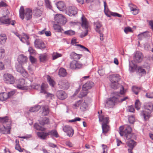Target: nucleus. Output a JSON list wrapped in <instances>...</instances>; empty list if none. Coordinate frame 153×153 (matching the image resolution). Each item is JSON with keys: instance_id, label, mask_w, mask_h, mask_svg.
Returning <instances> with one entry per match:
<instances>
[{"instance_id": "obj_64", "label": "nucleus", "mask_w": 153, "mask_h": 153, "mask_svg": "<svg viewBox=\"0 0 153 153\" xmlns=\"http://www.w3.org/2000/svg\"><path fill=\"white\" fill-rule=\"evenodd\" d=\"M146 96L147 98H153V92L147 93L146 94Z\"/></svg>"}, {"instance_id": "obj_35", "label": "nucleus", "mask_w": 153, "mask_h": 153, "mask_svg": "<svg viewBox=\"0 0 153 153\" xmlns=\"http://www.w3.org/2000/svg\"><path fill=\"white\" fill-rule=\"evenodd\" d=\"M7 37L5 34H2L0 35V43L2 45L4 44L6 40Z\"/></svg>"}, {"instance_id": "obj_14", "label": "nucleus", "mask_w": 153, "mask_h": 153, "mask_svg": "<svg viewBox=\"0 0 153 153\" xmlns=\"http://www.w3.org/2000/svg\"><path fill=\"white\" fill-rule=\"evenodd\" d=\"M143 57L142 53L140 51H137L135 54L134 60L136 62H140L142 61Z\"/></svg>"}, {"instance_id": "obj_15", "label": "nucleus", "mask_w": 153, "mask_h": 153, "mask_svg": "<svg viewBox=\"0 0 153 153\" xmlns=\"http://www.w3.org/2000/svg\"><path fill=\"white\" fill-rule=\"evenodd\" d=\"M56 95L57 97L60 100H63L67 97V95L64 91L60 90L57 91Z\"/></svg>"}, {"instance_id": "obj_63", "label": "nucleus", "mask_w": 153, "mask_h": 153, "mask_svg": "<svg viewBox=\"0 0 153 153\" xmlns=\"http://www.w3.org/2000/svg\"><path fill=\"white\" fill-rule=\"evenodd\" d=\"M128 5L131 11L134 10L136 8V6L132 3L129 4Z\"/></svg>"}, {"instance_id": "obj_61", "label": "nucleus", "mask_w": 153, "mask_h": 153, "mask_svg": "<svg viewBox=\"0 0 153 153\" xmlns=\"http://www.w3.org/2000/svg\"><path fill=\"white\" fill-rule=\"evenodd\" d=\"M15 149L19 151L20 152H22L23 151V150L24 149H22L20 147L19 145H16L15 147Z\"/></svg>"}, {"instance_id": "obj_7", "label": "nucleus", "mask_w": 153, "mask_h": 153, "mask_svg": "<svg viewBox=\"0 0 153 153\" xmlns=\"http://www.w3.org/2000/svg\"><path fill=\"white\" fill-rule=\"evenodd\" d=\"M82 20V27L86 30L84 32L81 33L80 35V37L81 38L84 37L87 35L88 33V30L87 29L88 27V23L86 19L84 18L83 16L81 17Z\"/></svg>"}, {"instance_id": "obj_1", "label": "nucleus", "mask_w": 153, "mask_h": 153, "mask_svg": "<svg viewBox=\"0 0 153 153\" xmlns=\"http://www.w3.org/2000/svg\"><path fill=\"white\" fill-rule=\"evenodd\" d=\"M122 87V90L120 92H114L111 94V98H108L106 100L105 105L108 107H111L115 105V103L119 102H122L128 99L127 96H124L125 93L124 88Z\"/></svg>"}, {"instance_id": "obj_43", "label": "nucleus", "mask_w": 153, "mask_h": 153, "mask_svg": "<svg viewBox=\"0 0 153 153\" xmlns=\"http://www.w3.org/2000/svg\"><path fill=\"white\" fill-rule=\"evenodd\" d=\"M129 67V70L131 72H133L136 68V65L132 62L130 63Z\"/></svg>"}, {"instance_id": "obj_30", "label": "nucleus", "mask_w": 153, "mask_h": 153, "mask_svg": "<svg viewBox=\"0 0 153 153\" xmlns=\"http://www.w3.org/2000/svg\"><path fill=\"white\" fill-rule=\"evenodd\" d=\"M42 115H47L49 113V109L48 106H43L42 107Z\"/></svg>"}, {"instance_id": "obj_58", "label": "nucleus", "mask_w": 153, "mask_h": 153, "mask_svg": "<svg viewBox=\"0 0 153 153\" xmlns=\"http://www.w3.org/2000/svg\"><path fill=\"white\" fill-rule=\"evenodd\" d=\"M81 102V101L79 100L78 101H77L76 102L74 105V108H76L78 107L80 105Z\"/></svg>"}, {"instance_id": "obj_12", "label": "nucleus", "mask_w": 153, "mask_h": 153, "mask_svg": "<svg viewBox=\"0 0 153 153\" xmlns=\"http://www.w3.org/2000/svg\"><path fill=\"white\" fill-rule=\"evenodd\" d=\"M36 48L41 49H43L45 48V46L43 42L40 39H36L34 42Z\"/></svg>"}, {"instance_id": "obj_37", "label": "nucleus", "mask_w": 153, "mask_h": 153, "mask_svg": "<svg viewBox=\"0 0 153 153\" xmlns=\"http://www.w3.org/2000/svg\"><path fill=\"white\" fill-rule=\"evenodd\" d=\"M67 74L66 70L63 68H61L59 72V75L62 77H64Z\"/></svg>"}, {"instance_id": "obj_40", "label": "nucleus", "mask_w": 153, "mask_h": 153, "mask_svg": "<svg viewBox=\"0 0 153 153\" xmlns=\"http://www.w3.org/2000/svg\"><path fill=\"white\" fill-rule=\"evenodd\" d=\"M47 79L50 85L52 87H54L55 85V82L54 80L51 79V77L48 75L47 76Z\"/></svg>"}, {"instance_id": "obj_5", "label": "nucleus", "mask_w": 153, "mask_h": 153, "mask_svg": "<svg viewBox=\"0 0 153 153\" xmlns=\"http://www.w3.org/2000/svg\"><path fill=\"white\" fill-rule=\"evenodd\" d=\"M3 80L7 84H13L14 83L16 78L12 74L5 73L3 75Z\"/></svg>"}, {"instance_id": "obj_52", "label": "nucleus", "mask_w": 153, "mask_h": 153, "mask_svg": "<svg viewBox=\"0 0 153 153\" xmlns=\"http://www.w3.org/2000/svg\"><path fill=\"white\" fill-rule=\"evenodd\" d=\"M138 72L139 73L141 74L142 75H145L146 72L142 67H139L138 68Z\"/></svg>"}, {"instance_id": "obj_53", "label": "nucleus", "mask_w": 153, "mask_h": 153, "mask_svg": "<svg viewBox=\"0 0 153 153\" xmlns=\"http://www.w3.org/2000/svg\"><path fill=\"white\" fill-rule=\"evenodd\" d=\"M87 91L86 90L82 89V90L80 92V94L79 95V98H82L86 96L87 94Z\"/></svg>"}, {"instance_id": "obj_48", "label": "nucleus", "mask_w": 153, "mask_h": 153, "mask_svg": "<svg viewBox=\"0 0 153 153\" xmlns=\"http://www.w3.org/2000/svg\"><path fill=\"white\" fill-rule=\"evenodd\" d=\"M75 32L71 30H69L65 31L64 33L66 35L68 36H72L74 35L75 34Z\"/></svg>"}, {"instance_id": "obj_28", "label": "nucleus", "mask_w": 153, "mask_h": 153, "mask_svg": "<svg viewBox=\"0 0 153 153\" xmlns=\"http://www.w3.org/2000/svg\"><path fill=\"white\" fill-rule=\"evenodd\" d=\"M149 36L148 33L147 32H145L138 35V38L139 40H142L144 38L148 37Z\"/></svg>"}, {"instance_id": "obj_32", "label": "nucleus", "mask_w": 153, "mask_h": 153, "mask_svg": "<svg viewBox=\"0 0 153 153\" xmlns=\"http://www.w3.org/2000/svg\"><path fill=\"white\" fill-rule=\"evenodd\" d=\"M8 98V95L7 93L3 92L0 94V100L2 101H5Z\"/></svg>"}, {"instance_id": "obj_44", "label": "nucleus", "mask_w": 153, "mask_h": 153, "mask_svg": "<svg viewBox=\"0 0 153 153\" xmlns=\"http://www.w3.org/2000/svg\"><path fill=\"white\" fill-rule=\"evenodd\" d=\"M40 108L41 107L40 106L37 105L30 108L29 111L31 112H35L38 111Z\"/></svg>"}, {"instance_id": "obj_25", "label": "nucleus", "mask_w": 153, "mask_h": 153, "mask_svg": "<svg viewBox=\"0 0 153 153\" xmlns=\"http://www.w3.org/2000/svg\"><path fill=\"white\" fill-rule=\"evenodd\" d=\"M94 83L92 82H88L83 85L82 89L87 90L91 88L93 86Z\"/></svg>"}, {"instance_id": "obj_11", "label": "nucleus", "mask_w": 153, "mask_h": 153, "mask_svg": "<svg viewBox=\"0 0 153 153\" xmlns=\"http://www.w3.org/2000/svg\"><path fill=\"white\" fill-rule=\"evenodd\" d=\"M66 13L70 16H74L77 13V9L74 7H69L67 8Z\"/></svg>"}, {"instance_id": "obj_39", "label": "nucleus", "mask_w": 153, "mask_h": 153, "mask_svg": "<svg viewBox=\"0 0 153 153\" xmlns=\"http://www.w3.org/2000/svg\"><path fill=\"white\" fill-rule=\"evenodd\" d=\"M88 107V105L85 102H81L80 104V109L83 111H85L86 110L87 108Z\"/></svg>"}, {"instance_id": "obj_3", "label": "nucleus", "mask_w": 153, "mask_h": 153, "mask_svg": "<svg viewBox=\"0 0 153 153\" xmlns=\"http://www.w3.org/2000/svg\"><path fill=\"white\" fill-rule=\"evenodd\" d=\"M19 12L20 16L22 19L25 18L27 20H28L32 17V11L29 8L26 9L25 12L23 7L22 6L20 8Z\"/></svg>"}, {"instance_id": "obj_24", "label": "nucleus", "mask_w": 153, "mask_h": 153, "mask_svg": "<svg viewBox=\"0 0 153 153\" xmlns=\"http://www.w3.org/2000/svg\"><path fill=\"white\" fill-rule=\"evenodd\" d=\"M10 126H7L6 127L4 126H2L0 128V132L2 134H6L10 133Z\"/></svg>"}, {"instance_id": "obj_31", "label": "nucleus", "mask_w": 153, "mask_h": 153, "mask_svg": "<svg viewBox=\"0 0 153 153\" xmlns=\"http://www.w3.org/2000/svg\"><path fill=\"white\" fill-rule=\"evenodd\" d=\"M22 65L20 64L17 65L16 66V68L18 72L20 73L21 74H23L25 72L26 73V72L24 68L22 67Z\"/></svg>"}, {"instance_id": "obj_18", "label": "nucleus", "mask_w": 153, "mask_h": 153, "mask_svg": "<svg viewBox=\"0 0 153 153\" xmlns=\"http://www.w3.org/2000/svg\"><path fill=\"white\" fill-rule=\"evenodd\" d=\"M110 78L111 83H112V86L113 87H114L113 82H118L120 79L119 75L117 74L111 75Z\"/></svg>"}, {"instance_id": "obj_38", "label": "nucleus", "mask_w": 153, "mask_h": 153, "mask_svg": "<svg viewBox=\"0 0 153 153\" xmlns=\"http://www.w3.org/2000/svg\"><path fill=\"white\" fill-rule=\"evenodd\" d=\"M102 133L106 134L109 129V126L106 124H102Z\"/></svg>"}, {"instance_id": "obj_26", "label": "nucleus", "mask_w": 153, "mask_h": 153, "mask_svg": "<svg viewBox=\"0 0 153 153\" xmlns=\"http://www.w3.org/2000/svg\"><path fill=\"white\" fill-rule=\"evenodd\" d=\"M57 8L60 11H63L65 8V6L64 3L62 1L58 2L56 4Z\"/></svg>"}, {"instance_id": "obj_19", "label": "nucleus", "mask_w": 153, "mask_h": 153, "mask_svg": "<svg viewBox=\"0 0 153 153\" xmlns=\"http://www.w3.org/2000/svg\"><path fill=\"white\" fill-rule=\"evenodd\" d=\"M98 117L100 121H102V124H107L109 122V118L108 117H105L103 115H100L99 112H98Z\"/></svg>"}, {"instance_id": "obj_34", "label": "nucleus", "mask_w": 153, "mask_h": 153, "mask_svg": "<svg viewBox=\"0 0 153 153\" xmlns=\"http://www.w3.org/2000/svg\"><path fill=\"white\" fill-rule=\"evenodd\" d=\"M127 143L128 146L131 149H133L136 145V142L133 140H131L128 141Z\"/></svg>"}, {"instance_id": "obj_60", "label": "nucleus", "mask_w": 153, "mask_h": 153, "mask_svg": "<svg viewBox=\"0 0 153 153\" xmlns=\"http://www.w3.org/2000/svg\"><path fill=\"white\" fill-rule=\"evenodd\" d=\"M46 97L47 98H50L51 99H52L54 98V95L52 94L49 93H47Z\"/></svg>"}, {"instance_id": "obj_13", "label": "nucleus", "mask_w": 153, "mask_h": 153, "mask_svg": "<svg viewBox=\"0 0 153 153\" xmlns=\"http://www.w3.org/2000/svg\"><path fill=\"white\" fill-rule=\"evenodd\" d=\"M63 129L64 131L66 132L67 135L69 137H71L73 135L74 130L71 127L68 126H66L63 127Z\"/></svg>"}, {"instance_id": "obj_56", "label": "nucleus", "mask_w": 153, "mask_h": 153, "mask_svg": "<svg viewBox=\"0 0 153 153\" xmlns=\"http://www.w3.org/2000/svg\"><path fill=\"white\" fill-rule=\"evenodd\" d=\"M45 3L46 6V7L49 8L50 9H51L52 6L51 5V2L49 0H45Z\"/></svg>"}, {"instance_id": "obj_22", "label": "nucleus", "mask_w": 153, "mask_h": 153, "mask_svg": "<svg viewBox=\"0 0 153 153\" xmlns=\"http://www.w3.org/2000/svg\"><path fill=\"white\" fill-rule=\"evenodd\" d=\"M36 87H38L39 88H41V93L44 94H45L47 93L46 90L48 87V85L47 84L43 83H42L40 87V85H37L36 86L35 88H36Z\"/></svg>"}, {"instance_id": "obj_41", "label": "nucleus", "mask_w": 153, "mask_h": 153, "mask_svg": "<svg viewBox=\"0 0 153 153\" xmlns=\"http://www.w3.org/2000/svg\"><path fill=\"white\" fill-rule=\"evenodd\" d=\"M49 119L46 117H44L42 120H41L39 121L40 124L44 125L48 123L49 122Z\"/></svg>"}, {"instance_id": "obj_6", "label": "nucleus", "mask_w": 153, "mask_h": 153, "mask_svg": "<svg viewBox=\"0 0 153 153\" xmlns=\"http://www.w3.org/2000/svg\"><path fill=\"white\" fill-rule=\"evenodd\" d=\"M9 13H8L6 15L0 17V22L2 24L7 25L10 24L13 25L15 24L16 22L14 20L11 21V19L9 18Z\"/></svg>"}, {"instance_id": "obj_45", "label": "nucleus", "mask_w": 153, "mask_h": 153, "mask_svg": "<svg viewBox=\"0 0 153 153\" xmlns=\"http://www.w3.org/2000/svg\"><path fill=\"white\" fill-rule=\"evenodd\" d=\"M42 13V10L41 9H37L34 10L35 15L38 17L41 16Z\"/></svg>"}, {"instance_id": "obj_49", "label": "nucleus", "mask_w": 153, "mask_h": 153, "mask_svg": "<svg viewBox=\"0 0 153 153\" xmlns=\"http://www.w3.org/2000/svg\"><path fill=\"white\" fill-rule=\"evenodd\" d=\"M135 106L136 109L139 110L141 107V103L138 100H137L135 102Z\"/></svg>"}, {"instance_id": "obj_42", "label": "nucleus", "mask_w": 153, "mask_h": 153, "mask_svg": "<svg viewBox=\"0 0 153 153\" xmlns=\"http://www.w3.org/2000/svg\"><path fill=\"white\" fill-rule=\"evenodd\" d=\"M53 28L56 32H62V30H63L61 28L60 26L57 24L54 25Z\"/></svg>"}, {"instance_id": "obj_4", "label": "nucleus", "mask_w": 153, "mask_h": 153, "mask_svg": "<svg viewBox=\"0 0 153 153\" xmlns=\"http://www.w3.org/2000/svg\"><path fill=\"white\" fill-rule=\"evenodd\" d=\"M123 127L120 126V127L119 133L121 136L125 135L126 138L128 139H130L131 137V132L132 131V129L130 126H129L126 125L124 126V130L122 131Z\"/></svg>"}, {"instance_id": "obj_33", "label": "nucleus", "mask_w": 153, "mask_h": 153, "mask_svg": "<svg viewBox=\"0 0 153 153\" xmlns=\"http://www.w3.org/2000/svg\"><path fill=\"white\" fill-rule=\"evenodd\" d=\"M47 135H51L53 136H54L56 137H58L59 135L58 133L56 130H52L47 132Z\"/></svg>"}, {"instance_id": "obj_29", "label": "nucleus", "mask_w": 153, "mask_h": 153, "mask_svg": "<svg viewBox=\"0 0 153 153\" xmlns=\"http://www.w3.org/2000/svg\"><path fill=\"white\" fill-rule=\"evenodd\" d=\"M37 135L40 139L44 140L48 136L47 133L43 132H37Z\"/></svg>"}, {"instance_id": "obj_36", "label": "nucleus", "mask_w": 153, "mask_h": 153, "mask_svg": "<svg viewBox=\"0 0 153 153\" xmlns=\"http://www.w3.org/2000/svg\"><path fill=\"white\" fill-rule=\"evenodd\" d=\"M10 120L7 116H5L4 117H0V122L3 123H6L7 122L10 123Z\"/></svg>"}, {"instance_id": "obj_51", "label": "nucleus", "mask_w": 153, "mask_h": 153, "mask_svg": "<svg viewBox=\"0 0 153 153\" xmlns=\"http://www.w3.org/2000/svg\"><path fill=\"white\" fill-rule=\"evenodd\" d=\"M62 56V54L60 53L56 52H54L52 55L53 59L55 60L58 58L61 57Z\"/></svg>"}, {"instance_id": "obj_23", "label": "nucleus", "mask_w": 153, "mask_h": 153, "mask_svg": "<svg viewBox=\"0 0 153 153\" xmlns=\"http://www.w3.org/2000/svg\"><path fill=\"white\" fill-rule=\"evenodd\" d=\"M70 56L71 59L76 61L79 59L82 56V55L77 54L74 52H72L70 53Z\"/></svg>"}, {"instance_id": "obj_2", "label": "nucleus", "mask_w": 153, "mask_h": 153, "mask_svg": "<svg viewBox=\"0 0 153 153\" xmlns=\"http://www.w3.org/2000/svg\"><path fill=\"white\" fill-rule=\"evenodd\" d=\"M153 108V105L151 102L146 103L144 105V109L141 112L145 120L149 119L151 116V111Z\"/></svg>"}, {"instance_id": "obj_27", "label": "nucleus", "mask_w": 153, "mask_h": 153, "mask_svg": "<svg viewBox=\"0 0 153 153\" xmlns=\"http://www.w3.org/2000/svg\"><path fill=\"white\" fill-rule=\"evenodd\" d=\"M29 36L26 35H24L22 37H21L20 40L22 42L25 43H26V44L28 45H29Z\"/></svg>"}, {"instance_id": "obj_57", "label": "nucleus", "mask_w": 153, "mask_h": 153, "mask_svg": "<svg viewBox=\"0 0 153 153\" xmlns=\"http://www.w3.org/2000/svg\"><path fill=\"white\" fill-rule=\"evenodd\" d=\"M5 55V50L0 48V59L3 58Z\"/></svg>"}, {"instance_id": "obj_17", "label": "nucleus", "mask_w": 153, "mask_h": 153, "mask_svg": "<svg viewBox=\"0 0 153 153\" xmlns=\"http://www.w3.org/2000/svg\"><path fill=\"white\" fill-rule=\"evenodd\" d=\"M27 58L26 56L21 54L18 56V61L20 64L23 65L27 62Z\"/></svg>"}, {"instance_id": "obj_20", "label": "nucleus", "mask_w": 153, "mask_h": 153, "mask_svg": "<svg viewBox=\"0 0 153 153\" xmlns=\"http://www.w3.org/2000/svg\"><path fill=\"white\" fill-rule=\"evenodd\" d=\"M58 85L60 88L63 89H68L69 86V83L66 80H60L59 82Z\"/></svg>"}, {"instance_id": "obj_8", "label": "nucleus", "mask_w": 153, "mask_h": 153, "mask_svg": "<svg viewBox=\"0 0 153 153\" xmlns=\"http://www.w3.org/2000/svg\"><path fill=\"white\" fill-rule=\"evenodd\" d=\"M17 87L18 89L21 90H27L29 88V85L25 82L24 79H22L19 80Z\"/></svg>"}, {"instance_id": "obj_59", "label": "nucleus", "mask_w": 153, "mask_h": 153, "mask_svg": "<svg viewBox=\"0 0 153 153\" xmlns=\"http://www.w3.org/2000/svg\"><path fill=\"white\" fill-rule=\"evenodd\" d=\"M134 118L133 116H130L128 117V121L130 123L133 124L134 122Z\"/></svg>"}, {"instance_id": "obj_55", "label": "nucleus", "mask_w": 153, "mask_h": 153, "mask_svg": "<svg viewBox=\"0 0 153 153\" xmlns=\"http://www.w3.org/2000/svg\"><path fill=\"white\" fill-rule=\"evenodd\" d=\"M140 89V88L135 86H133L132 88L133 91L136 95L138 94L139 91Z\"/></svg>"}, {"instance_id": "obj_62", "label": "nucleus", "mask_w": 153, "mask_h": 153, "mask_svg": "<svg viewBox=\"0 0 153 153\" xmlns=\"http://www.w3.org/2000/svg\"><path fill=\"white\" fill-rule=\"evenodd\" d=\"M128 111L133 112L134 111V108L133 106H129L128 107Z\"/></svg>"}, {"instance_id": "obj_16", "label": "nucleus", "mask_w": 153, "mask_h": 153, "mask_svg": "<svg viewBox=\"0 0 153 153\" xmlns=\"http://www.w3.org/2000/svg\"><path fill=\"white\" fill-rule=\"evenodd\" d=\"M70 66L71 68L73 69L81 68L82 65L76 61L74 60L71 62Z\"/></svg>"}, {"instance_id": "obj_10", "label": "nucleus", "mask_w": 153, "mask_h": 153, "mask_svg": "<svg viewBox=\"0 0 153 153\" xmlns=\"http://www.w3.org/2000/svg\"><path fill=\"white\" fill-rule=\"evenodd\" d=\"M104 12L105 14L108 17H110L111 15L114 16H118L119 17H121L122 15L116 13L111 12L108 10V9L106 8V3L105 1H104Z\"/></svg>"}, {"instance_id": "obj_9", "label": "nucleus", "mask_w": 153, "mask_h": 153, "mask_svg": "<svg viewBox=\"0 0 153 153\" xmlns=\"http://www.w3.org/2000/svg\"><path fill=\"white\" fill-rule=\"evenodd\" d=\"M54 20L58 23L65 25L66 22V19L61 14H57L54 17Z\"/></svg>"}, {"instance_id": "obj_21", "label": "nucleus", "mask_w": 153, "mask_h": 153, "mask_svg": "<svg viewBox=\"0 0 153 153\" xmlns=\"http://www.w3.org/2000/svg\"><path fill=\"white\" fill-rule=\"evenodd\" d=\"M94 25L95 31L97 33H100L101 31V28L102 26L101 22L98 21L95 22H94Z\"/></svg>"}, {"instance_id": "obj_50", "label": "nucleus", "mask_w": 153, "mask_h": 153, "mask_svg": "<svg viewBox=\"0 0 153 153\" xmlns=\"http://www.w3.org/2000/svg\"><path fill=\"white\" fill-rule=\"evenodd\" d=\"M114 83V84H113V85H114V86H113V87H113L112 86V83H111V87L114 89H117V88H118L120 86H121V89H120V90H122V87H123L121 85H120V84H119L118 82H113Z\"/></svg>"}, {"instance_id": "obj_54", "label": "nucleus", "mask_w": 153, "mask_h": 153, "mask_svg": "<svg viewBox=\"0 0 153 153\" xmlns=\"http://www.w3.org/2000/svg\"><path fill=\"white\" fill-rule=\"evenodd\" d=\"M75 46H77L79 48H81L82 49V50L86 51L88 52H89L90 53V52L89 51V50L86 47H85L83 46H82L80 44H75Z\"/></svg>"}, {"instance_id": "obj_47", "label": "nucleus", "mask_w": 153, "mask_h": 153, "mask_svg": "<svg viewBox=\"0 0 153 153\" xmlns=\"http://www.w3.org/2000/svg\"><path fill=\"white\" fill-rule=\"evenodd\" d=\"M39 57L41 62H44L47 60V56L45 54H40Z\"/></svg>"}, {"instance_id": "obj_46", "label": "nucleus", "mask_w": 153, "mask_h": 153, "mask_svg": "<svg viewBox=\"0 0 153 153\" xmlns=\"http://www.w3.org/2000/svg\"><path fill=\"white\" fill-rule=\"evenodd\" d=\"M35 128L37 130L44 131L45 130V128L41 126L37 123H35L34 125Z\"/></svg>"}]
</instances>
